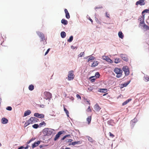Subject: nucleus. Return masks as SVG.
Returning a JSON list of instances; mask_svg holds the SVG:
<instances>
[{"label":"nucleus","mask_w":149,"mask_h":149,"mask_svg":"<svg viewBox=\"0 0 149 149\" xmlns=\"http://www.w3.org/2000/svg\"><path fill=\"white\" fill-rule=\"evenodd\" d=\"M114 71L117 74L116 75L117 77L120 78L121 77L123 71L120 68H116L114 69Z\"/></svg>","instance_id":"nucleus-1"},{"label":"nucleus","mask_w":149,"mask_h":149,"mask_svg":"<svg viewBox=\"0 0 149 149\" xmlns=\"http://www.w3.org/2000/svg\"><path fill=\"white\" fill-rule=\"evenodd\" d=\"M52 130L49 128H45L43 131V133L45 135L49 136L52 133Z\"/></svg>","instance_id":"nucleus-2"},{"label":"nucleus","mask_w":149,"mask_h":149,"mask_svg":"<svg viewBox=\"0 0 149 149\" xmlns=\"http://www.w3.org/2000/svg\"><path fill=\"white\" fill-rule=\"evenodd\" d=\"M74 77V71L72 70L69 71L68 77V80L71 81L72 80Z\"/></svg>","instance_id":"nucleus-3"},{"label":"nucleus","mask_w":149,"mask_h":149,"mask_svg":"<svg viewBox=\"0 0 149 149\" xmlns=\"http://www.w3.org/2000/svg\"><path fill=\"white\" fill-rule=\"evenodd\" d=\"M44 94L45 95L44 98L46 100L52 98V94L49 92L45 91L44 92Z\"/></svg>","instance_id":"nucleus-4"},{"label":"nucleus","mask_w":149,"mask_h":149,"mask_svg":"<svg viewBox=\"0 0 149 149\" xmlns=\"http://www.w3.org/2000/svg\"><path fill=\"white\" fill-rule=\"evenodd\" d=\"M38 119L36 118L31 117L28 120L30 124H31L38 121Z\"/></svg>","instance_id":"nucleus-5"},{"label":"nucleus","mask_w":149,"mask_h":149,"mask_svg":"<svg viewBox=\"0 0 149 149\" xmlns=\"http://www.w3.org/2000/svg\"><path fill=\"white\" fill-rule=\"evenodd\" d=\"M122 70L125 72V75L127 76L130 73V71L128 67L127 66H123L122 68Z\"/></svg>","instance_id":"nucleus-6"},{"label":"nucleus","mask_w":149,"mask_h":149,"mask_svg":"<svg viewBox=\"0 0 149 149\" xmlns=\"http://www.w3.org/2000/svg\"><path fill=\"white\" fill-rule=\"evenodd\" d=\"M36 33L39 37L41 39V40L43 41L45 40V37L43 33L40 31H37Z\"/></svg>","instance_id":"nucleus-7"},{"label":"nucleus","mask_w":149,"mask_h":149,"mask_svg":"<svg viewBox=\"0 0 149 149\" xmlns=\"http://www.w3.org/2000/svg\"><path fill=\"white\" fill-rule=\"evenodd\" d=\"M120 57L122 58L124 61H127L128 60V59L127 58V57L125 54H120Z\"/></svg>","instance_id":"nucleus-8"},{"label":"nucleus","mask_w":149,"mask_h":149,"mask_svg":"<svg viewBox=\"0 0 149 149\" xmlns=\"http://www.w3.org/2000/svg\"><path fill=\"white\" fill-rule=\"evenodd\" d=\"M145 4V1L144 0H139L136 3V5H140L141 6L144 5Z\"/></svg>","instance_id":"nucleus-9"},{"label":"nucleus","mask_w":149,"mask_h":149,"mask_svg":"<svg viewBox=\"0 0 149 149\" xmlns=\"http://www.w3.org/2000/svg\"><path fill=\"white\" fill-rule=\"evenodd\" d=\"M103 59L104 60L107 61L110 63H113L112 61L110 59V58L107 56H103L102 57Z\"/></svg>","instance_id":"nucleus-10"},{"label":"nucleus","mask_w":149,"mask_h":149,"mask_svg":"<svg viewBox=\"0 0 149 149\" xmlns=\"http://www.w3.org/2000/svg\"><path fill=\"white\" fill-rule=\"evenodd\" d=\"M41 141H38L36 142H35L33 144H32V148H34L35 147L38 146Z\"/></svg>","instance_id":"nucleus-11"},{"label":"nucleus","mask_w":149,"mask_h":149,"mask_svg":"<svg viewBox=\"0 0 149 149\" xmlns=\"http://www.w3.org/2000/svg\"><path fill=\"white\" fill-rule=\"evenodd\" d=\"M34 116L38 118H43L44 117V115L42 114H40L38 113H35L34 114Z\"/></svg>","instance_id":"nucleus-12"},{"label":"nucleus","mask_w":149,"mask_h":149,"mask_svg":"<svg viewBox=\"0 0 149 149\" xmlns=\"http://www.w3.org/2000/svg\"><path fill=\"white\" fill-rule=\"evenodd\" d=\"M62 134L61 131H60L56 135L55 137L54 138V140L56 141L59 137L60 135Z\"/></svg>","instance_id":"nucleus-13"},{"label":"nucleus","mask_w":149,"mask_h":149,"mask_svg":"<svg viewBox=\"0 0 149 149\" xmlns=\"http://www.w3.org/2000/svg\"><path fill=\"white\" fill-rule=\"evenodd\" d=\"M94 108L97 111H99L101 109V108H100V107L97 104L95 105Z\"/></svg>","instance_id":"nucleus-14"},{"label":"nucleus","mask_w":149,"mask_h":149,"mask_svg":"<svg viewBox=\"0 0 149 149\" xmlns=\"http://www.w3.org/2000/svg\"><path fill=\"white\" fill-rule=\"evenodd\" d=\"M8 120L5 118H3L1 119V123L3 124H6L8 123Z\"/></svg>","instance_id":"nucleus-15"},{"label":"nucleus","mask_w":149,"mask_h":149,"mask_svg":"<svg viewBox=\"0 0 149 149\" xmlns=\"http://www.w3.org/2000/svg\"><path fill=\"white\" fill-rule=\"evenodd\" d=\"M31 111L29 110H28L25 112L24 114V116H26L28 115H29L31 113Z\"/></svg>","instance_id":"nucleus-16"},{"label":"nucleus","mask_w":149,"mask_h":149,"mask_svg":"<svg viewBox=\"0 0 149 149\" xmlns=\"http://www.w3.org/2000/svg\"><path fill=\"white\" fill-rule=\"evenodd\" d=\"M98 91L100 92L103 93H106L107 92V89H99Z\"/></svg>","instance_id":"nucleus-17"},{"label":"nucleus","mask_w":149,"mask_h":149,"mask_svg":"<svg viewBox=\"0 0 149 149\" xmlns=\"http://www.w3.org/2000/svg\"><path fill=\"white\" fill-rule=\"evenodd\" d=\"M61 23L64 25H67L68 24V22L64 19H62L61 21Z\"/></svg>","instance_id":"nucleus-18"},{"label":"nucleus","mask_w":149,"mask_h":149,"mask_svg":"<svg viewBox=\"0 0 149 149\" xmlns=\"http://www.w3.org/2000/svg\"><path fill=\"white\" fill-rule=\"evenodd\" d=\"M98 64L97 61H95L93 62L91 65V67H95L97 66Z\"/></svg>","instance_id":"nucleus-19"},{"label":"nucleus","mask_w":149,"mask_h":149,"mask_svg":"<svg viewBox=\"0 0 149 149\" xmlns=\"http://www.w3.org/2000/svg\"><path fill=\"white\" fill-rule=\"evenodd\" d=\"M118 35L119 37L123 39L124 37V35L121 31H119L118 33Z\"/></svg>","instance_id":"nucleus-20"},{"label":"nucleus","mask_w":149,"mask_h":149,"mask_svg":"<svg viewBox=\"0 0 149 149\" xmlns=\"http://www.w3.org/2000/svg\"><path fill=\"white\" fill-rule=\"evenodd\" d=\"M132 100V99H129L127 100H126V101L124 102L123 103H122V105L123 106L127 104L130 101Z\"/></svg>","instance_id":"nucleus-21"},{"label":"nucleus","mask_w":149,"mask_h":149,"mask_svg":"<svg viewBox=\"0 0 149 149\" xmlns=\"http://www.w3.org/2000/svg\"><path fill=\"white\" fill-rule=\"evenodd\" d=\"M61 37L63 38H64L66 36V33L64 31H62L61 33Z\"/></svg>","instance_id":"nucleus-22"},{"label":"nucleus","mask_w":149,"mask_h":149,"mask_svg":"<svg viewBox=\"0 0 149 149\" xmlns=\"http://www.w3.org/2000/svg\"><path fill=\"white\" fill-rule=\"evenodd\" d=\"M79 143H80V141H79L72 142L71 143L69 144V145H70L71 144L72 145H75L78 144Z\"/></svg>","instance_id":"nucleus-23"},{"label":"nucleus","mask_w":149,"mask_h":149,"mask_svg":"<svg viewBox=\"0 0 149 149\" xmlns=\"http://www.w3.org/2000/svg\"><path fill=\"white\" fill-rule=\"evenodd\" d=\"M34 88V86L32 84L30 85L29 87V89L30 91H32L33 90Z\"/></svg>","instance_id":"nucleus-24"},{"label":"nucleus","mask_w":149,"mask_h":149,"mask_svg":"<svg viewBox=\"0 0 149 149\" xmlns=\"http://www.w3.org/2000/svg\"><path fill=\"white\" fill-rule=\"evenodd\" d=\"M64 110L65 111V113H66L67 116H68V117H69V112H68V110H67V109L65 108V107L64 106Z\"/></svg>","instance_id":"nucleus-25"},{"label":"nucleus","mask_w":149,"mask_h":149,"mask_svg":"<svg viewBox=\"0 0 149 149\" xmlns=\"http://www.w3.org/2000/svg\"><path fill=\"white\" fill-rule=\"evenodd\" d=\"M91 116H88L86 119L87 121L88 122V124H89L91 122Z\"/></svg>","instance_id":"nucleus-26"},{"label":"nucleus","mask_w":149,"mask_h":149,"mask_svg":"<svg viewBox=\"0 0 149 149\" xmlns=\"http://www.w3.org/2000/svg\"><path fill=\"white\" fill-rule=\"evenodd\" d=\"M86 137H87V138L88 139V140L89 141H90L92 143L93 142V139L92 138L90 137L89 136H86Z\"/></svg>","instance_id":"nucleus-27"},{"label":"nucleus","mask_w":149,"mask_h":149,"mask_svg":"<svg viewBox=\"0 0 149 149\" xmlns=\"http://www.w3.org/2000/svg\"><path fill=\"white\" fill-rule=\"evenodd\" d=\"M95 58L94 56H91L88 59V61L89 62L90 61H92V60L94 59Z\"/></svg>","instance_id":"nucleus-28"},{"label":"nucleus","mask_w":149,"mask_h":149,"mask_svg":"<svg viewBox=\"0 0 149 149\" xmlns=\"http://www.w3.org/2000/svg\"><path fill=\"white\" fill-rule=\"evenodd\" d=\"M46 123L45 122H42L41 123H40L39 124V127H42V126L43 125H44L45 126L46 125Z\"/></svg>","instance_id":"nucleus-29"},{"label":"nucleus","mask_w":149,"mask_h":149,"mask_svg":"<svg viewBox=\"0 0 149 149\" xmlns=\"http://www.w3.org/2000/svg\"><path fill=\"white\" fill-rule=\"evenodd\" d=\"M73 39V37L72 36H71L68 39V41L69 42H72Z\"/></svg>","instance_id":"nucleus-30"},{"label":"nucleus","mask_w":149,"mask_h":149,"mask_svg":"<svg viewBox=\"0 0 149 149\" xmlns=\"http://www.w3.org/2000/svg\"><path fill=\"white\" fill-rule=\"evenodd\" d=\"M144 79L146 81H149V77L148 76H145L144 77Z\"/></svg>","instance_id":"nucleus-31"},{"label":"nucleus","mask_w":149,"mask_h":149,"mask_svg":"<svg viewBox=\"0 0 149 149\" xmlns=\"http://www.w3.org/2000/svg\"><path fill=\"white\" fill-rule=\"evenodd\" d=\"M120 62V59L118 58H116L114 62L116 63H117Z\"/></svg>","instance_id":"nucleus-32"},{"label":"nucleus","mask_w":149,"mask_h":149,"mask_svg":"<svg viewBox=\"0 0 149 149\" xmlns=\"http://www.w3.org/2000/svg\"><path fill=\"white\" fill-rule=\"evenodd\" d=\"M39 126V125L37 124H35L32 126L35 129L38 128Z\"/></svg>","instance_id":"nucleus-33"},{"label":"nucleus","mask_w":149,"mask_h":149,"mask_svg":"<svg viewBox=\"0 0 149 149\" xmlns=\"http://www.w3.org/2000/svg\"><path fill=\"white\" fill-rule=\"evenodd\" d=\"M143 27L146 30L149 29V27L146 24H144L143 26Z\"/></svg>","instance_id":"nucleus-34"},{"label":"nucleus","mask_w":149,"mask_h":149,"mask_svg":"<svg viewBox=\"0 0 149 149\" xmlns=\"http://www.w3.org/2000/svg\"><path fill=\"white\" fill-rule=\"evenodd\" d=\"M128 84L125 83L124 84H121V88H122L126 86H127V85H128Z\"/></svg>","instance_id":"nucleus-35"},{"label":"nucleus","mask_w":149,"mask_h":149,"mask_svg":"<svg viewBox=\"0 0 149 149\" xmlns=\"http://www.w3.org/2000/svg\"><path fill=\"white\" fill-rule=\"evenodd\" d=\"M149 11V9H146L144 10L142 12V13H148V12Z\"/></svg>","instance_id":"nucleus-36"},{"label":"nucleus","mask_w":149,"mask_h":149,"mask_svg":"<svg viewBox=\"0 0 149 149\" xmlns=\"http://www.w3.org/2000/svg\"><path fill=\"white\" fill-rule=\"evenodd\" d=\"M65 17L67 19L70 18V16L69 13L65 14Z\"/></svg>","instance_id":"nucleus-37"},{"label":"nucleus","mask_w":149,"mask_h":149,"mask_svg":"<svg viewBox=\"0 0 149 149\" xmlns=\"http://www.w3.org/2000/svg\"><path fill=\"white\" fill-rule=\"evenodd\" d=\"M70 136V135H69V134H68V135H66L62 139H61V140H64L65 138L67 136Z\"/></svg>","instance_id":"nucleus-38"},{"label":"nucleus","mask_w":149,"mask_h":149,"mask_svg":"<svg viewBox=\"0 0 149 149\" xmlns=\"http://www.w3.org/2000/svg\"><path fill=\"white\" fill-rule=\"evenodd\" d=\"M95 76L97 78H99L100 76V74L98 72H97L95 73Z\"/></svg>","instance_id":"nucleus-39"},{"label":"nucleus","mask_w":149,"mask_h":149,"mask_svg":"<svg viewBox=\"0 0 149 149\" xmlns=\"http://www.w3.org/2000/svg\"><path fill=\"white\" fill-rule=\"evenodd\" d=\"M6 109L9 111H11L12 110V108L11 107L8 106L6 107Z\"/></svg>","instance_id":"nucleus-40"},{"label":"nucleus","mask_w":149,"mask_h":149,"mask_svg":"<svg viewBox=\"0 0 149 149\" xmlns=\"http://www.w3.org/2000/svg\"><path fill=\"white\" fill-rule=\"evenodd\" d=\"M87 111H88V112H91V109L90 106H89L88 107L87 110Z\"/></svg>","instance_id":"nucleus-41"},{"label":"nucleus","mask_w":149,"mask_h":149,"mask_svg":"<svg viewBox=\"0 0 149 149\" xmlns=\"http://www.w3.org/2000/svg\"><path fill=\"white\" fill-rule=\"evenodd\" d=\"M84 52H81L79 54V56H78L79 57H82L84 55Z\"/></svg>","instance_id":"nucleus-42"},{"label":"nucleus","mask_w":149,"mask_h":149,"mask_svg":"<svg viewBox=\"0 0 149 149\" xmlns=\"http://www.w3.org/2000/svg\"><path fill=\"white\" fill-rule=\"evenodd\" d=\"M30 124L29 123L28 121H27L24 124V126L25 127H26L29 125Z\"/></svg>","instance_id":"nucleus-43"},{"label":"nucleus","mask_w":149,"mask_h":149,"mask_svg":"<svg viewBox=\"0 0 149 149\" xmlns=\"http://www.w3.org/2000/svg\"><path fill=\"white\" fill-rule=\"evenodd\" d=\"M109 136L113 138L114 136V135L113 134H112L111 132H110L109 133Z\"/></svg>","instance_id":"nucleus-44"},{"label":"nucleus","mask_w":149,"mask_h":149,"mask_svg":"<svg viewBox=\"0 0 149 149\" xmlns=\"http://www.w3.org/2000/svg\"><path fill=\"white\" fill-rule=\"evenodd\" d=\"M105 15H106V16L108 18H109V14H108L107 12H106L105 13Z\"/></svg>","instance_id":"nucleus-45"},{"label":"nucleus","mask_w":149,"mask_h":149,"mask_svg":"<svg viewBox=\"0 0 149 149\" xmlns=\"http://www.w3.org/2000/svg\"><path fill=\"white\" fill-rule=\"evenodd\" d=\"M50 50V49L49 48L47 50V51L46 52H45V55H46L49 52V51Z\"/></svg>","instance_id":"nucleus-46"},{"label":"nucleus","mask_w":149,"mask_h":149,"mask_svg":"<svg viewBox=\"0 0 149 149\" xmlns=\"http://www.w3.org/2000/svg\"><path fill=\"white\" fill-rule=\"evenodd\" d=\"M76 97L77 98H79V99H81V96L79 95V94H77V95H76Z\"/></svg>","instance_id":"nucleus-47"},{"label":"nucleus","mask_w":149,"mask_h":149,"mask_svg":"<svg viewBox=\"0 0 149 149\" xmlns=\"http://www.w3.org/2000/svg\"><path fill=\"white\" fill-rule=\"evenodd\" d=\"M64 11L65 12V14L68 13V12L67 10L66 9H64Z\"/></svg>","instance_id":"nucleus-48"},{"label":"nucleus","mask_w":149,"mask_h":149,"mask_svg":"<svg viewBox=\"0 0 149 149\" xmlns=\"http://www.w3.org/2000/svg\"><path fill=\"white\" fill-rule=\"evenodd\" d=\"M36 139V138H31L30 140V141L31 142L32 141L34 140H35Z\"/></svg>","instance_id":"nucleus-49"},{"label":"nucleus","mask_w":149,"mask_h":149,"mask_svg":"<svg viewBox=\"0 0 149 149\" xmlns=\"http://www.w3.org/2000/svg\"><path fill=\"white\" fill-rule=\"evenodd\" d=\"M131 123L132 125H134V124L135 123V122L134 120H132L131 122Z\"/></svg>","instance_id":"nucleus-50"},{"label":"nucleus","mask_w":149,"mask_h":149,"mask_svg":"<svg viewBox=\"0 0 149 149\" xmlns=\"http://www.w3.org/2000/svg\"><path fill=\"white\" fill-rule=\"evenodd\" d=\"M72 139H69L68 140V141H67V142H71L72 141Z\"/></svg>","instance_id":"nucleus-51"},{"label":"nucleus","mask_w":149,"mask_h":149,"mask_svg":"<svg viewBox=\"0 0 149 149\" xmlns=\"http://www.w3.org/2000/svg\"><path fill=\"white\" fill-rule=\"evenodd\" d=\"M24 148V147L23 146H21L18 149H22Z\"/></svg>","instance_id":"nucleus-52"},{"label":"nucleus","mask_w":149,"mask_h":149,"mask_svg":"<svg viewBox=\"0 0 149 149\" xmlns=\"http://www.w3.org/2000/svg\"><path fill=\"white\" fill-rule=\"evenodd\" d=\"M70 100H73L74 99V98L73 97H71L70 98Z\"/></svg>","instance_id":"nucleus-53"},{"label":"nucleus","mask_w":149,"mask_h":149,"mask_svg":"<svg viewBox=\"0 0 149 149\" xmlns=\"http://www.w3.org/2000/svg\"><path fill=\"white\" fill-rule=\"evenodd\" d=\"M95 80V79H92L91 80V81L92 82H93Z\"/></svg>","instance_id":"nucleus-54"},{"label":"nucleus","mask_w":149,"mask_h":149,"mask_svg":"<svg viewBox=\"0 0 149 149\" xmlns=\"http://www.w3.org/2000/svg\"><path fill=\"white\" fill-rule=\"evenodd\" d=\"M89 20L91 22H92V23L93 22V20H92V19H91V18H89Z\"/></svg>","instance_id":"nucleus-55"},{"label":"nucleus","mask_w":149,"mask_h":149,"mask_svg":"<svg viewBox=\"0 0 149 149\" xmlns=\"http://www.w3.org/2000/svg\"><path fill=\"white\" fill-rule=\"evenodd\" d=\"M30 142H31V141H30L29 140V141H28V142H27V143L28 144H29V143Z\"/></svg>","instance_id":"nucleus-56"},{"label":"nucleus","mask_w":149,"mask_h":149,"mask_svg":"<svg viewBox=\"0 0 149 149\" xmlns=\"http://www.w3.org/2000/svg\"><path fill=\"white\" fill-rule=\"evenodd\" d=\"M28 148V146H26V147L24 148L25 149H27Z\"/></svg>","instance_id":"nucleus-57"},{"label":"nucleus","mask_w":149,"mask_h":149,"mask_svg":"<svg viewBox=\"0 0 149 149\" xmlns=\"http://www.w3.org/2000/svg\"><path fill=\"white\" fill-rule=\"evenodd\" d=\"M65 149H70V148H66Z\"/></svg>","instance_id":"nucleus-58"},{"label":"nucleus","mask_w":149,"mask_h":149,"mask_svg":"<svg viewBox=\"0 0 149 149\" xmlns=\"http://www.w3.org/2000/svg\"><path fill=\"white\" fill-rule=\"evenodd\" d=\"M87 102H88V103H89V104H90V102H89V101H87Z\"/></svg>","instance_id":"nucleus-59"},{"label":"nucleus","mask_w":149,"mask_h":149,"mask_svg":"<svg viewBox=\"0 0 149 149\" xmlns=\"http://www.w3.org/2000/svg\"><path fill=\"white\" fill-rule=\"evenodd\" d=\"M40 148H42V145H40Z\"/></svg>","instance_id":"nucleus-60"},{"label":"nucleus","mask_w":149,"mask_h":149,"mask_svg":"<svg viewBox=\"0 0 149 149\" xmlns=\"http://www.w3.org/2000/svg\"><path fill=\"white\" fill-rule=\"evenodd\" d=\"M143 22H140V24H143Z\"/></svg>","instance_id":"nucleus-61"},{"label":"nucleus","mask_w":149,"mask_h":149,"mask_svg":"<svg viewBox=\"0 0 149 149\" xmlns=\"http://www.w3.org/2000/svg\"><path fill=\"white\" fill-rule=\"evenodd\" d=\"M107 94H104L103 95V96H105Z\"/></svg>","instance_id":"nucleus-62"},{"label":"nucleus","mask_w":149,"mask_h":149,"mask_svg":"<svg viewBox=\"0 0 149 149\" xmlns=\"http://www.w3.org/2000/svg\"><path fill=\"white\" fill-rule=\"evenodd\" d=\"M61 149H64L63 148H62Z\"/></svg>","instance_id":"nucleus-63"},{"label":"nucleus","mask_w":149,"mask_h":149,"mask_svg":"<svg viewBox=\"0 0 149 149\" xmlns=\"http://www.w3.org/2000/svg\"><path fill=\"white\" fill-rule=\"evenodd\" d=\"M1 98H0V101H1Z\"/></svg>","instance_id":"nucleus-64"}]
</instances>
